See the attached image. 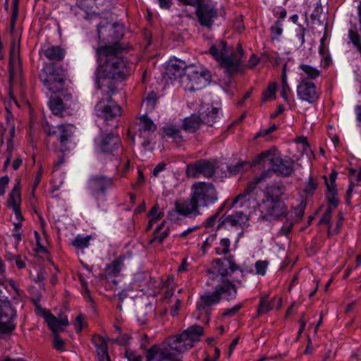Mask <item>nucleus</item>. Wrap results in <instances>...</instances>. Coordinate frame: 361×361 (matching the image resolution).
I'll return each mask as SVG.
<instances>
[{"label": "nucleus", "mask_w": 361, "mask_h": 361, "mask_svg": "<svg viewBox=\"0 0 361 361\" xmlns=\"http://www.w3.org/2000/svg\"><path fill=\"white\" fill-rule=\"evenodd\" d=\"M166 168V164L164 163L158 164L153 169V175L154 176H158L159 173L163 171Z\"/></svg>", "instance_id": "64"}, {"label": "nucleus", "mask_w": 361, "mask_h": 361, "mask_svg": "<svg viewBox=\"0 0 361 361\" xmlns=\"http://www.w3.org/2000/svg\"><path fill=\"white\" fill-rule=\"evenodd\" d=\"M75 127L71 124L58 125L52 128L46 130L47 136H55L62 146H66L69 139L74 133Z\"/></svg>", "instance_id": "23"}, {"label": "nucleus", "mask_w": 361, "mask_h": 361, "mask_svg": "<svg viewBox=\"0 0 361 361\" xmlns=\"http://www.w3.org/2000/svg\"><path fill=\"white\" fill-rule=\"evenodd\" d=\"M125 356L128 361H142V357L130 349H126Z\"/></svg>", "instance_id": "52"}, {"label": "nucleus", "mask_w": 361, "mask_h": 361, "mask_svg": "<svg viewBox=\"0 0 361 361\" xmlns=\"http://www.w3.org/2000/svg\"><path fill=\"white\" fill-rule=\"evenodd\" d=\"M215 285V291L219 298L226 300H233L236 298L238 288L229 279L212 281Z\"/></svg>", "instance_id": "21"}, {"label": "nucleus", "mask_w": 361, "mask_h": 361, "mask_svg": "<svg viewBox=\"0 0 361 361\" xmlns=\"http://www.w3.org/2000/svg\"><path fill=\"white\" fill-rule=\"evenodd\" d=\"M85 317L82 314H80L77 316L75 319V331L77 333H80L82 331L83 326L85 324Z\"/></svg>", "instance_id": "58"}, {"label": "nucleus", "mask_w": 361, "mask_h": 361, "mask_svg": "<svg viewBox=\"0 0 361 361\" xmlns=\"http://www.w3.org/2000/svg\"><path fill=\"white\" fill-rule=\"evenodd\" d=\"M273 307V304L269 301L267 298H262L260 300L259 307L257 309V315L264 314L270 311Z\"/></svg>", "instance_id": "44"}, {"label": "nucleus", "mask_w": 361, "mask_h": 361, "mask_svg": "<svg viewBox=\"0 0 361 361\" xmlns=\"http://www.w3.org/2000/svg\"><path fill=\"white\" fill-rule=\"evenodd\" d=\"M196 16L200 24L211 27L217 17V10L214 5L209 4H198L196 5Z\"/></svg>", "instance_id": "19"}, {"label": "nucleus", "mask_w": 361, "mask_h": 361, "mask_svg": "<svg viewBox=\"0 0 361 361\" xmlns=\"http://www.w3.org/2000/svg\"><path fill=\"white\" fill-rule=\"evenodd\" d=\"M270 32L272 37L278 38L283 32V23L281 20H277L270 27Z\"/></svg>", "instance_id": "47"}, {"label": "nucleus", "mask_w": 361, "mask_h": 361, "mask_svg": "<svg viewBox=\"0 0 361 361\" xmlns=\"http://www.w3.org/2000/svg\"><path fill=\"white\" fill-rule=\"evenodd\" d=\"M97 34L99 39V45H111L115 42L120 43L119 40L124 34L123 26L116 23H99L97 25Z\"/></svg>", "instance_id": "8"}, {"label": "nucleus", "mask_w": 361, "mask_h": 361, "mask_svg": "<svg viewBox=\"0 0 361 361\" xmlns=\"http://www.w3.org/2000/svg\"><path fill=\"white\" fill-rule=\"evenodd\" d=\"M90 235H78L71 242V245L77 249H85L90 245Z\"/></svg>", "instance_id": "42"}, {"label": "nucleus", "mask_w": 361, "mask_h": 361, "mask_svg": "<svg viewBox=\"0 0 361 361\" xmlns=\"http://www.w3.org/2000/svg\"><path fill=\"white\" fill-rule=\"evenodd\" d=\"M164 226V222H161L155 229L154 232V237L149 240V243H158L161 244L163 241L168 237L169 234V228L165 229L162 233H159Z\"/></svg>", "instance_id": "39"}, {"label": "nucleus", "mask_w": 361, "mask_h": 361, "mask_svg": "<svg viewBox=\"0 0 361 361\" xmlns=\"http://www.w3.org/2000/svg\"><path fill=\"white\" fill-rule=\"evenodd\" d=\"M178 347H183V345L180 343H178L175 337L170 344L162 347L164 357H162L161 360L181 361L179 358V355L185 350H179L180 348Z\"/></svg>", "instance_id": "29"}, {"label": "nucleus", "mask_w": 361, "mask_h": 361, "mask_svg": "<svg viewBox=\"0 0 361 361\" xmlns=\"http://www.w3.org/2000/svg\"><path fill=\"white\" fill-rule=\"evenodd\" d=\"M54 348L56 350H59V351L64 350V342L61 338V337L59 336V335L58 334H54Z\"/></svg>", "instance_id": "55"}, {"label": "nucleus", "mask_w": 361, "mask_h": 361, "mask_svg": "<svg viewBox=\"0 0 361 361\" xmlns=\"http://www.w3.org/2000/svg\"><path fill=\"white\" fill-rule=\"evenodd\" d=\"M209 51L225 68L228 74L232 75L242 71L243 51L240 44L237 45L235 50H231L224 41L220 40L212 44Z\"/></svg>", "instance_id": "2"}, {"label": "nucleus", "mask_w": 361, "mask_h": 361, "mask_svg": "<svg viewBox=\"0 0 361 361\" xmlns=\"http://www.w3.org/2000/svg\"><path fill=\"white\" fill-rule=\"evenodd\" d=\"M210 78L207 71H198L194 66L188 68V72L182 77V85L185 90L191 92L199 90L205 87Z\"/></svg>", "instance_id": "9"}, {"label": "nucleus", "mask_w": 361, "mask_h": 361, "mask_svg": "<svg viewBox=\"0 0 361 361\" xmlns=\"http://www.w3.org/2000/svg\"><path fill=\"white\" fill-rule=\"evenodd\" d=\"M156 125L146 115L140 117L139 122V131L140 133L145 132H154L156 130Z\"/></svg>", "instance_id": "40"}, {"label": "nucleus", "mask_w": 361, "mask_h": 361, "mask_svg": "<svg viewBox=\"0 0 361 361\" xmlns=\"http://www.w3.org/2000/svg\"><path fill=\"white\" fill-rule=\"evenodd\" d=\"M290 88L287 82L286 77L284 75L282 81H281V97L286 101L288 99V95L290 93Z\"/></svg>", "instance_id": "50"}, {"label": "nucleus", "mask_w": 361, "mask_h": 361, "mask_svg": "<svg viewBox=\"0 0 361 361\" xmlns=\"http://www.w3.org/2000/svg\"><path fill=\"white\" fill-rule=\"evenodd\" d=\"M124 259V256H120L112 262L107 264L105 267L106 274L108 275H116L118 274L123 266Z\"/></svg>", "instance_id": "38"}, {"label": "nucleus", "mask_w": 361, "mask_h": 361, "mask_svg": "<svg viewBox=\"0 0 361 361\" xmlns=\"http://www.w3.org/2000/svg\"><path fill=\"white\" fill-rule=\"evenodd\" d=\"M21 202V195L19 184H16L9 195V205L11 208L19 207Z\"/></svg>", "instance_id": "41"}, {"label": "nucleus", "mask_w": 361, "mask_h": 361, "mask_svg": "<svg viewBox=\"0 0 361 361\" xmlns=\"http://www.w3.org/2000/svg\"><path fill=\"white\" fill-rule=\"evenodd\" d=\"M214 262L215 265L213 267V271H209V279L211 281L228 279V276L240 269L239 267L233 261V257L217 259Z\"/></svg>", "instance_id": "10"}, {"label": "nucleus", "mask_w": 361, "mask_h": 361, "mask_svg": "<svg viewBox=\"0 0 361 361\" xmlns=\"http://www.w3.org/2000/svg\"><path fill=\"white\" fill-rule=\"evenodd\" d=\"M141 348L146 350L147 361H165L161 360L162 357H164L162 348L153 345L149 348L146 349L143 343L141 344Z\"/></svg>", "instance_id": "34"}, {"label": "nucleus", "mask_w": 361, "mask_h": 361, "mask_svg": "<svg viewBox=\"0 0 361 361\" xmlns=\"http://www.w3.org/2000/svg\"><path fill=\"white\" fill-rule=\"evenodd\" d=\"M292 228H293L292 221L288 220L286 218V221H285V223L283 224V226L281 227V228L280 230V233L283 235H287L289 234V233L292 230Z\"/></svg>", "instance_id": "57"}, {"label": "nucleus", "mask_w": 361, "mask_h": 361, "mask_svg": "<svg viewBox=\"0 0 361 361\" xmlns=\"http://www.w3.org/2000/svg\"><path fill=\"white\" fill-rule=\"evenodd\" d=\"M19 46L13 41L11 45L8 62L9 82L11 86L18 73L21 72Z\"/></svg>", "instance_id": "22"}, {"label": "nucleus", "mask_w": 361, "mask_h": 361, "mask_svg": "<svg viewBox=\"0 0 361 361\" xmlns=\"http://www.w3.org/2000/svg\"><path fill=\"white\" fill-rule=\"evenodd\" d=\"M184 61L178 59H171L167 63L166 67L165 74L166 76L173 80L180 78V82L182 83V77L185 76L186 73L188 72V68Z\"/></svg>", "instance_id": "20"}, {"label": "nucleus", "mask_w": 361, "mask_h": 361, "mask_svg": "<svg viewBox=\"0 0 361 361\" xmlns=\"http://www.w3.org/2000/svg\"><path fill=\"white\" fill-rule=\"evenodd\" d=\"M242 307H243V305L240 304L235 305L232 308L226 310L222 313V316L232 317L237 314V312L242 308Z\"/></svg>", "instance_id": "53"}, {"label": "nucleus", "mask_w": 361, "mask_h": 361, "mask_svg": "<svg viewBox=\"0 0 361 361\" xmlns=\"http://www.w3.org/2000/svg\"><path fill=\"white\" fill-rule=\"evenodd\" d=\"M106 101L101 99L95 106V112L97 116L104 118L106 121L113 119L121 115V108L116 103L110 99L113 93H107Z\"/></svg>", "instance_id": "12"}, {"label": "nucleus", "mask_w": 361, "mask_h": 361, "mask_svg": "<svg viewBox=\"0 0 361 361\" xmlns=\"http://www.w3.org/2000/svg\"><path fill=\"white\" fill-rule=\"evenodd\" d=\"M268 267V262L267 261L258 260L255 262V267L256 274L264 276Z\"/></svg>", "instance_id": "51"}, {"label": "nucleus", "mask_w": 361, "mask_h": 361, "mask_svg": "<svg viewBox=\"0 0 361 361\" xmlns=\"http://www.w3.org/2000/svg\"><path fill=\"white\" fill-rule=\"evenodd\" d=\"M322 11V8L321 5L317 4L316 7L314 9L313 13L311 14L310 17L313 21L317 20L319 24H322V22L320 20V14Z\"/></svg>", "instance_id": "56"}, {"label": "nucleus", "mask_w": 361, "mask_h": 361, "mask_svg": "<svg viewBox=\"0 0 361 361\" xmlns=\"http://www.w3.org/2000/svg\"><path fill=\"white\" fill-rule=\"evenodd\" d=\"M163 130L164 135L173 139L175 142L180 143L183 141L180 130L177 126L169 125L165 126Z\"/></svg>", "instance_id": "37"}, {"label": "nucleus", "mask_w": 361, "mask_h": 361, "mask_svg": "<svg viewBox=\"0 0 361 361\" xmlns=\"http://www.w3.org/2000/svg\"><path fill=\"white\" fill-rule=\"evenodd\" d=\"M18 4L19 0H13L12 1V15L11 19V30L14 29L16 22L18 16Z\"/></svg>", "instance_id": "48"}, {"label": "nucleus", "mask_w": 361, "mask_h": 361, "mask_svg": "<svg viewBox=\"0 0 361 361\" xmlns=\"http://www.w3.org/2000/svg\"><path fill=\"white\" fill-rule=\"evenodd\" d=\"M113 179L104 175H94L91 176L87 181V189L90 192L95 196L99 197L113 187Z\"/></svg>", "instance_id": "17"}, {"label": "nucleus", "mask_w": 361, "mask_h": 361, "mask_svg": "<svg viewBox=\"0 0 361 361\" xmlns=\"http://www.w3.org/2000/svg\"><path fill=\"white\" fill-rule=\"evenodd\" d=\"M261 217L268 221H282L288 214V206L284 202H263Z\"/></svg>", "instance_id": "11"}, {"label": "nucleus", "mask_w": 361, "mask_h": 361, "mask_svg": "<svg viewBox=\"0 0 361 361\" xmlns=\"http://www.w3.org/2000/svg\"><path fill=\"white\" fill-rule=\"evenodd\" d=\"M173 212L178 215L189 218H195L202 214L200 211V207L193 200L191 194L188 199L176 201Z\"/></svg>", "instance_id": "18"}, {"label": "nucleus", "mask_w": 361, "mask_h": 361, "mask_svg": "<svg viewBox=\"0 0 361 361\" xmlns=\"http://www.w3.org/2000/svg\"><path fill=\"white\" fill-rule=\"evenodd\" d=\"M16 317V311L10 305L4 307L0 317V331L3 334H9L16 328L13 320Z\"/></svg>", "instance_id": "25"}, {"label": "nucleus", "mask_w": 361, "mask_h": 361, "mask_svg": "<svg viewBox=\"0 0 361 361\" xmlns=\"http://www.w3.org/2000/svg\"><path fill=\"white\" fill-rule=\"evenodd\" d=\"M268 161L274 168L276 173L288 177L294 171L295 161L289 157H283L276 147H271L259 154L254 159L255 165H262Z\"/></svg>", "instance_id": "3"}, {"label": "nucleus", "mask_w": 361, "mask_h": 361, "mask_svg": "<svg viewBox=\"0 0 361 361\" xmlns=\"http://www.w3.org/2000/svg\"><path fill=\"white\" fill-rule=\"evenodd\" d=\"M51 112L58 116H71L75 111L77 101L68 92H62L59 96L51 97L49 102Z\"/></svg>", "instance_id": "7"}, {"label": "nucleus", "mask_w": 361, "mask_h": 361, "mask_svg": "<svg viewBox=\"0 0 361 361\" xmlns=\"http://www.w3.org/2000/svg\"><path fill=\"white\" fill-rule=\"evenodd\" d=\"M156 99L154 97H147L142 102V106H146L147 109L152 110L156 105Z\"/></svg>", "instance_id": "60"}, {"label": "nucleus", "mask_w": 361, "mask_h": 361, "mask_svg": "<svg viewBox=\"0 0 361 361\" xmlns=\"http://www.w3.org/2000/svg\"><path fill=\"white\" fill-rule=\"evenodd\" d=\"M249 221V217L247 214H244L242 212H236L231 215L227 216L219 225L218 228H219L223 224H228L232 227H235L236 228L244 229L245 227H247Z\"/></svg>", "instance_id": "28"}, {"label": "nucleus", "mask_w": 361, "mask_h": 361, "mask_svg": "<svg viewBox=\"0 0 361 361\" xmlns=\"http://www.w3.org/2000/svg\"><path fill=\"white\" fill-rule=\"evenodd\" d=\"M42 53L49 61H61L66 54V51L59 46H47L42 49Z\"/></svg>", "instance_id": "30"}, {"label": "nucleus", "mask_w": 361, "mask_h": 361, "mask_svg": "<svg viewBox=\"0 0 361 361\" xmlns=\"http://www.w3.org/2000/svg\"><path fill=\"white\" fill-rule=\"evenodd\" d=\"M288 198L286 187L282 184H274L267 188L263 202H284Z\"/></svg>", "instance_id": "26"}, {"label": "nucleus", "mask_w": 361, "mask_h": 361, "mask_svg": "<svg viewBox=\"0 0 361 361\" xmlns=\"http://www.w3.org/2000/svg\"><path fill=\"white\" fill-rule=\"evenodd\" d=\"M216 164L209 160L200 159L192 164L188 165V176L197 178L202 176L207 178H212L216 173Z\"/></svg>", "instance_id": "14"}, {"label": "nucleus", "mask_w": 361, "mask_h": 361, "mask_svg": "<svg viewBox=\"0 0 361 361\" xmlns=\"http://www.w3.org/2000/svg\"><path fill=\"white\" fill-rule=\"evenodd\" d=\"M120 143L119 137L114 133L100 135L94 140V150L99 154H111Z\"/></svg>", "instance_id": "16"}, {"label": "nucleus", "mask_w": 361, "mask_h": 361, "mask_svg": "<svg viewBox=\"0 0 361 361\" xmlns=\"http://www.w3.org/2000/svg\"><path fill=\"white\" fill-rule=\"evenodd\" d=\"M317 186L318 183L316 180L310 177L305 186L304 192L308 195H312Z\"/></svg>", "instance_id": "49"}, {"label": "nucleus", "mask_w": 361, "mask_h": 361, "mask_svg": "<svg viewBox=\"0 0 361 361\" xmlns=\"http://www.w3.org/2000/svg\"><path fill=\"white\" fill-rule=\"evenodd\" d=\"M259 59L255 54H252L248 61L247 67L249 68H252L255 66H256L259 63Z\"/></svg>", "instance_id": "62"}, {"label": "nucleus", "mask_w": 361, "mask_h": 361, "mask_svg": "<svg viewBox=\"0 0 361 361\" xmlns=\"http://www.w3.org/2000/svg\"><path fill=\"white\" fill-rule=\"evenodd\" d=\"M325 183L327 188L326 199L329 203V207H331V209H335L337 207L339 203L336 187V185L331 186L328 183L326 178H325Z\"/></svg>", "instance_id": "35"}, {"label": "nucleus", "mask_w": 361, "mask_h": 361, "mask_svg": "<svg viewBox=\"0 0 361 361\" xmlns=\"http://www.w3.org/2000/svg\"><path fill=\"white\" fill-rule=\"evenodd\" d=\"M230 240L227 238H223L220 241V246L216 248V253L219 255H227L230 252Z\"/></svg>", "instance_id": "46"}, {"label": "nucleus", "mask_w": 361, "mask_h": 361, "mask_svg": "<svg viewBox=\"0 0 361 361\" xmlns=\"http://www.w3.org/2000/svg\"><path fill=\"white\" fill-rule=\"evenodd\" d=\"M67 76V71L62 66L51 63L42 69L39 80L47 90L57 93L63 89Z\"/></svg>", "instance_id": "4"}, {"label": "nucleus", "mask_w": 361, "mask_h": 361, "mask_svg": "<svg viewBox=\"0 0 361 361\" xmlns=\"http://www.w3.org/2000/svg\"><path fill=\"white\" fill-rule=\"evenodd\" d=\"M204 335V329L200 325H192L184 330L180 334L176 336L178 343L183 347H178L179 350H188L194 345L195 342L200 340Z\"/></svg>", "instance_id": "13"}, {"label": "nucleus", "mask_w": 361, "mask_h": 361, "mask_svg": "<svg viewBox=\"0 0 361 361\" xmlns=\"http://www.w3.org/2000/svg\"><path fill=\"white\" fill-rule=\"evenodd\" d=\"M219 113V109L212 106L207 107L206 110H200V118L202 123L209 126H212L216 121Z\"/></svg>", "instance_id": "31"}, {"label": "nucleus", "mask_w": 361, "mask_h": 361, "mask_svg": "<svg viewBox=\"0 0 361 361\" xmlns=\"http://www.w3.org/2000/svg\"><path fill=\"white\" fill-rule=\"evenodd\" d=\"M130 339V336L128 334H124L114 339V342L121 345H126L129 343Z\"/></svg>", "instance_id": "59"}, {"label": "nucleus", "mask_w": 361, "mask_h": 361, "mask_svg": "<svg viewBox=\"0 0 361 361\" xmlns=\"http://www.w3.org/2000/svg\"><path fill=\"white\" fill-rule=\"evenodd\" d=\"M216 239V235H210L209 237H208L204 242H203V244H202V249L204 250H205L206 249H207L208 247H209L212 243Z\"/></svg>", "instance_id": "63"}, {"label": "nucleus", "mask_w": 361, "mask_h": 361, "mask_svg": "<svg viewBox=\"0 0 361 361\" xmlns=\"http://www.w3.org/2000/svg\"><path fill=\"white\" fill-rule=\"evenodd\" d=\"M220 301L221 298L215 290L213 292L207 291L200 296L197 302V309L198 310H205L207 317L205 323L208 324L210 321V312L208 310V308L218 304Z\"/></svg>", "instance_id": "24"}, {"label": "nucleus", "mask_w": 361, "mask_h": 361, "mask_svg": "<svg viewBox=\"0 0 361 361\" xmlns=\"http://www.w3.org/2000/svg\"><path fill=\"white\" fill-rule=\"evenodd\" d=\"M320 93V90L313 81L300 79L297 87V95L299 99L309 104H314L319 99Z\"/></svg>", "instance_id": "15"}, {"label": "nucleus", "mask_w": 361, "mask_h": 361, "mask_svg": "<svg viewBox=\"0 0 361 361\" xmlns=\"http://www.w3.org/2000/svg\"><path fill=\"white\" fill-rule=\"evenodd\" d=\"M202 123L200 116L192 114L183 121V128L188 133H195Z\"/></svg>", "instance_id": "33"}, {"label": "nucleus", "mask_w": 361, "mask_h": 361, "mask_svg": "<svg viewBox=\"0 0 361 361\" xmlns=\"http://www.w3.org/2000/svg\"><path fill=\"white\" fill-rule=\"evenodd\" d=\"M276 83H269L267 88L263 92L262 100L264 102L275 99Z\"/></svg>", "instance_id": "43"}, {"label": "nucleus", "mask_w": 361, "mask_h": 361, "mask_svg": "<svg viewBox=\"0 0 361 361\" xmlns=\"http://www.w3.org/2000/svg\"><path fill=\"white\" fill-rule=\"evenodd\" d=\"M298 69L301 71L300 73L301 79H307L310 81L317 79L322 73L318 68L305 63H300Z\"/></svg>", "instance_id": "32"}, {"label": "nucleus", "mask_w": 361, "mask_h": 361, "mask_svg": "<svg viewBox=\"0 0 361 361\" xmlns=\"http://www.w3.org/2000/svg\"><path fill=\"white\" fill-rule=\"evenodd\" d=\"M191 195L200 207H209L218 201V192L210 183L197 182L191 187Z\"/></svg>", "instance_id": "6"}, {"label": "nucleus", "mask_w": 361, "mask_h": 361, "mask_svg": "<svg viewBox=\"0 0 361 361\" xmlns=\"http://www.w3.org/2000/svg\"><path fill=\"white\" fill-rule=\"evenodd\" d=\"M123 50L121 44L117 42L99 45L96 49L102 74L98 78L97 87L102 92L114 93L117 88L114 81L124 80L129 75L130 63L123 55Z\"/></svg>", "instance_id": "1"}, {"label": "nucleus", "mask_w": 361, "mask_h": 361, "mask_svg": "<svg viewBox=\"0 0 361 361\" xmlns=\"http://www.w3.org/2000/svg\"><path fill=\"white\" fill-rule=\"evenodd\" d=\"M332 212L333 209H331V207H328L321 217L319 224H329L331 219Z\"/></svg>", "instance_id": "54"}, {"label": "nucleus", "mask_w": 361, "mask_h": 361, "mask_svg": "<svg viewBox=\"0 0 361 361\" xmlns=\"http://www.w3.org/2000/svg\"><path fill=\"white\" fill-rule=\"evenodd\" d=\"M43 316L49 328L54 334H57L58 331H63V326L69 325V322L66 316H61L57 318L49 311H44Z\"/></svg>", "instance_id": "27"}, {"label": "nucleus", "mask_w": 361, "mask_h": 361, "mask_svg": "<svg viewBox=\"0 0 361 361\" xmlns=\"http://www.w3.org/2000/svg\"><path fill=\"white\" fill-rule=\"evenodd\" d=\"M92 341L96 348L97 355L108 354V344L106 340L99 335H94Z\"/></svg>", "instance_id": "36"}, {"label": "nucleus", "mask_w": 361, "mask_h": 361, "mask_svg": "<svg viewBox=\"0 0 361 361\" xmlns=\"http://www.w3.org/2000/svg\"><path fill=\"white\" fill-rule=\"evenodd\" d=\"M274 173H276L274 168H271L264 171L260 175L256 176L251 182H250L243 193L239 194L233 200L232 207H234L238 202H240L241 207H245L248 209L255 208L258 205L256 199L255 190L257 185L268 179H270Z\"/></svg>", "instance_id": "5"}, {"label": "nucleus", "mask_w": 361, "mask_h": 361, "mask_svg": "<svg viewBox=\"0 0 361 361\" xmlns=\"http://www.w3.org/2000/svg\"><path fill=\"white\" fill-rule=\"evenodd\" d=\"M218 217V213H215L209 218H207V219L204 222V226L206 228L212 227L214 225Z\"/></svg>", "instance_id": "61"}, {"label": "nucleus", "mask_w": 361, "mask_h": 361, "mask_svg": "<svg viewBox=\"0 0 361 361\" xmlns=\"http://www.w3.org/2000/svg\"><path fill=\"white\" fill-rule=\"evenodd\" d=\"M250 167H251V164L249 162L240 161L235 165L228 166V169L231 173L235 174L237 173L243 171Z\"/></svg>", "instance_id": "45"}]
</instances>
